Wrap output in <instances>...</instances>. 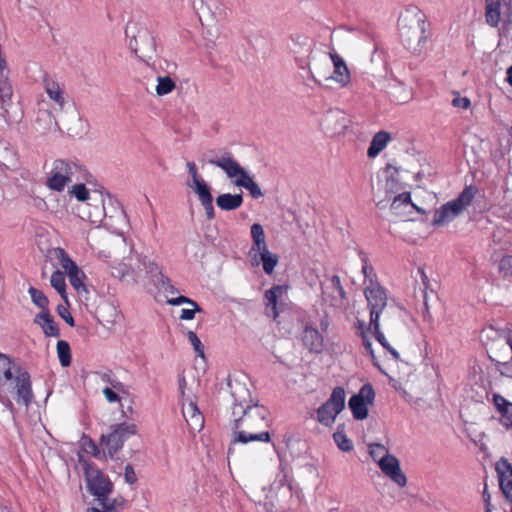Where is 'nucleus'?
<instances>
[{"label": "nucleus", "mask_w": 512, "mask_h": 512, "mask_svg": "<svg viewBox=\"0 0 512 512\" xmlns=\"http://www.w3.org/2000/svg\"><path fill=\"white\" fill-rule=\"evenodd\" d=\"M45 91L48 94L49 98L52 99L56 104L59 105L60 109L63 108L65 104V99L63 96V90L60 85L48 78L44 79Z\"/></svg>", "instance_id": "72a5a7b5"}, {"label": "nucleus", "mask_w": 512, "mask_h": 512, "mask_svg": "<svg viewBox=\"0 0 512 512\" xmlns=\"http://www.w3.org/2000/svg\"><path fill=\"white\" fill-rule=\"evenodd\" d=\"M201 204L205 210L207 218L209 220L214 219L215 212H214V207H213V198H211L209 200H205L204 202H201Z\"/></svg>", "instance_id": "69168bd1"}, {"label": "nucleus", "mask_w": 512, "mask_h": 512, "mask_svg": "<svg viewBox=\"0 0 512 512\" xmlns=\"http://www.w3.org/2000/svg\"><path fill=\"white\" fill-rule=\"evenodd\" d=\"M18 367L8 355L0 352V385L11 381L15 376V369Z\"/></svg>", "instance_id": "c85d7f7f"}, {"label": "nucleus", "mask_w": 512, "mask_h": 512, "mask_svg": "<svg viewBox=\"0 0 512 512\" xmlns=\"http://www.w3.org/2000/svg\"><path fill=\"white\" fill-rule=\"evenodd\" d=\"M34 323L41 327L43 333L47 337H59L60 329L54 321L50 311H41L34 318Z\"/></svg>", "instance_id": "412c9836"}, {"label": "nucleus", "mask_w": 512, "mask_h": 512, "mask_svg": "<svg viewBox=\"0 0 512 512\" xmlns=\"http://www.w3.org/2000/svg\"><path fill=\"white\" fill-rule=\"evenodd\" d=\"M398 29L426 32L429 25L426 24L425 14L418 7L408 6L399 15Z\"/></svg>", "instance_id": "f8f14e48"}, {"label": "nucleus", "mask_w": 512, "mask_h": 512, "mask_svg": "<svg viewBox=\"0 0 512 512\" xmlns=\"http://www.w3.org/2000/svg\"><path fill=\"white\" fill-rule=\"evenodd\" d=\"M333 438L342 451L348 452L353 449L352 441L348 439L344 433V425H338L336 432L333 434Z\"/></svg>", "instance_id": "ea45409f"}, {"label": "nucleus", "mask_w": 512, "mask_h": 512, "mask_svg": "<svg viewBox=\"0 0 512 512\" xmlns=\"http://www.w3.org/2000/svg\"><path fill=\"white\" fill-rule=\"evenodd\" d=\"M470 104H471L470 100L467 97H459L458 96L452 100V105L454 107H458V108H462V109L469 108Z\"/></svg>", "instance_id": "774afa93"}, {"label": "nucleus", "mask_w": 512, "mask_h": 512, "mask_svg": "<svg viewBox=\"0 0 512 512\" xmlns=\"http://www.w3.org/2000/svg\"><path fill=\"white\" fill-rule=\"evenodd\" d=\"M82 166L69 160L56 159L52 163L45 185L52 191L61 192L73 177L82 172Z\"/></svg>", "instance_id": "423d86ee"}, {"label": "nucleus", "mask_w": 512, "mask_h": 512, "mask_svg": "<svg viewBox=\"0 0 512 512\" xmlns=\"http://www.w3.org/2000/svg\"><path fill=\"white\" fill-rule=\"evenodd\" d=\"M167 303L172 305V306H178V305H181V304H188V305H191L193 303H196L194 300L186 297V296H178L176 298H171V299H168L167 300Z\"/></svg>", "instance_id": "0e129e2a"}, {"label": "nucleus", "mask_w": 512, "mask_h": 512, "mask_svg": "<svg viewBox=\"0 0 512 512\" xmlns=\"http://www.w3.org/2000/svg\"><path fill=\"white\" fill-rule=\"evenodd\" d=\"M493 404L501 415V423L507 428L512 426V403L500 394H493Z\"/></svg>", "instance_id": "a878e982"}, {"label": "nucleus", "mask_w": 512, "mask_h": 512, "mask_svg": "<svg viewBox=\"0 0 512 512\" xmlns=\"http://www.w3.org/2000/svg\"><path fill=\"white\" fill-rule=\"evenodd\" d=\"M99 317L103 321H106L107 323H114L116 319L119 317V314L116 310V308L112 305H106L103 308H101L99 311Z\"/></svg>", "instance_id": "de8ad7c7"}, {"label": "nucleus", "mask_w": 512, "mask_h": 512, "mask_svg": "<svg viewBox=\"0 0 512 512\" xmlns=\"http://www.w3.org/2000/svg\"><path fill=\"white\" fill-rule=\"evenodd\" d=\"M498 273L504 279L512 278V255H504L498 261Z\"/></svg>", "instance_id": "c03bdc74"}, {"label": "nucleus", "mask_w": 512, "mask_h": 512, "mask_svg": "<svg viewBox=\"0 0 512 512\" xmlns=\"http://www.w3.org/2000/svg\"><path fill=\"white\" fill-rule=\"evenodd\" d=\"M512 18V0H485V20L491 28L506 24Z\"/></svg>", "instance_id": "9d476101"}, {"label": "nucleus", "mask_w": 512, "mask_h": 512, "mask_svg": "<svg viewBox=\"0 0 512 512\" xmlns=\"http://www.w3.org/2000/svg\"><path fill=\"white\" fill-rule=\"evenodd\" d=\"M32 302L41 309V311H49V300L46 295L34 287H30L28 290Z\"/></svg>", "instance_id": "37998d69"}, {"label": "nucleus", "mask_w": 512, "mask_h": 512, "mask_svg": "<svg viewBox=\"0 0 512 512\" xmlns=\"http://www.w3.org/2000/svg\"><path fill=\"white\" fill-rule=\"evenodd\" d=\"M329 56L334 65L331 78L340 83L341 86H346L350 81V72L345 61L335 51H330Z\"/></svg>", "instance_id": "aec40b11"}, {"label": "nucleus", "mask_w": 512, "mask_h": 512, "mask_svg": "<svg viewBox=\"0 0 512 512\" xmlns=\"http://www.w3.org/2000/svg\"><path fill=\"white\" fill-rule=\"evenodd\" d=\"M362 272L365 277V280H364L365 287L372 286V284H374V283L379 284V282L377 281V275L374 273L373 267L367 262V260H364Z\"/></svg>", "instance_id": "09e8293b"}, {"label": "nucleus", "mask_w": 512, "mask_h": 512, "mask_svg": "<svg viewBox=\"0 0 512 512\" xmlns=\"http://www.w3.org/2000/svg\"><path fill=\"white\" fill-rule=\"evenodd\" d=\"M88 491L98 501H105L113 491V483L99 468L88 461H82Z\"/></svg>", "instance_id": "0eeeda50"}, {"label": "nucleus", "mask_w": 512, "mask_h": 512, "mask_svg": "<svg viewBox=\"0 0 512 512\" xmlns=\"http://www.w3.org/2000/svg\"><path fill=\"white\" fill-rule=\"evenodd\" d=\"M399 189L398 182L394 179V177L391 175L387 178L386 184H385V191L387 194L386 198H381L380 196V190H377L374 193V200L376 202L377 207L380 209L386 208L387 202L389 201L392 194H394Z\"/></svg>", "instance_id": "c756f323"}, {"label": "nucleus", "mask_w": 512, "mask_h": 512, "mask_svg": "<svg viewBox=\"0 0 512 512\" xmlns=\"http://www.w3.org/2000/svg\"><path fill=\"white\" fill-rule=\"evenodd\" d=\"M409 206L417 209L421 213H424L422 209L418 208L415 204L411 202V195L409 192H403L393 198V201L391 203V211L395 215L400 216L403 214V212L401 211V207L407 208Z\"/></svg>", "instance_id": "7c9ffc66"}, {"label": "nucleus", "mask_w": 512, "mask_h": 512, "mask_svg": "<svg viewBox=\"0 0 512 512\" xmlns=\"http://www.w3.org/2000/svg\"><path fill=\"white\" fill-rule=\"evenodd\" d=\"M136 434L135 424L123 422L111 426V432L102 435L100 442L106 447L109 457L112 458L123 447L124 442Z\"/></svg>", "instance_id": "6e6552de"}, {"label": "nucleus", "mask_w": 512, "mask_h": 512, "mask_svg": "<svg viewBox=\"0 0 512 512\" xmlns=\"http://www.w3.org/2000/svg\"><path fill=\"white\" fill-rule=\"evenodd\" d=\"M475 193L474 186L465 187L456 199L447 202L435 211L433 224L442 226L454 220L471 204Z\"/></svg>", "instance_id": "39448f33"}, {"label": "nucleus", "mask_w": 512, "mask_h": 512, "mask_svg": "<svg viewBox=\"0 0 512 512\" xmlns=\"http://www.w3.org/2000/svg\"><path fill=\"white\" fill-rule=\"evenodd\" d=\"M86 451L90 452L96 458H106V454L100 452L98 446L92 439L88 440Z\"/></svg>", "instance_id": "052dcab7"}, {"label": "nucleus", "mask_w": 512, "mask_h": 512, "mask_svg": "<svg viewBox=\"0 0 512 512\" xmlns=\"http://www.w3.org/2000/svg\"><path fill=\"white\" fill-rule=\"evenodd\" d=\"M292 41L300 47H307V49L310 48L309 38L306 34H296V37H292Z\"/></svg>", "instance_id": "338daca9"}, {"label": "nucleus", "mask_w": 512, "mask_h": 512, "mask_svg": "<svg viewBox=\"0 0 512 512\" xmlns=\"http://www.w3.org/2000/svg\"><path fill=\"white\" fill-rule=\"evenodd\" d=\"M227 385L233 398L232 414L234 417L239 411L259 406L252 398L251 381L244 373H237L227 377Z\"/></svg>", "instance_id": "7ed1b4c3"}, {"label": "nucleus", "mask_w": 512, "mask_h": 512, "mask_svg": "<svg viewBox=\"0 0 512 512\" xmlns=\"http://www.w3.org/2000/svg\"><path fill=\"white\" fill-rule=\"evenodd\" d=\"M243 203L242 194L224 193L216 198L217 206L224 211H233L238 209Z\"/></svg>", "instance_id": "bb28decb"}, {"label": "nucleus", "mask_w": 512, "mask_h": 512, "mask_svg": "<svg viewBox=\"0 0 512 512\" xmlns=\"http://www.w3.org/2000/svg\"><path fill=\"white\" fill-rule=\"evenodd\" d=\"M251 238L253 242L251 249H258L266 244V235L261 224L254 223L251 226Z\"/></svg>", "instance_id": "a19ab883"}, {"label": "nucleus", "mask_w": 512, "mask_h": 512, "mask_svg": "<svg viewBox=\"0 0 512 512\" xmlns=\"http://www.w3.org/2000/svg\"><path fill=\"white\" fill-rule=\"evenodd\" d=\"M103 502L105 504H107L106 505L107 507H111L112 509H117L119 512H121V510L123 509V505L125 503V500L122 497L114 498V499L110 500L108 498V496H107L105 501H103Z\"/></svg>", "instance_id": "bf43d9fd"}, {"label": "nucleus", "mask_w": 512, "mask_h": 512, "mask_svg": "<svg viewBox=\"0 0 512 512\" xmlns=\"http://www.w3.org/2000/svg\"><path fill=\"white\" fill-rule=\"evenodd\" d=\"M71 193L78 201L88 202L87 206H92V209L80 214L82 219H86L91 223L101 222L104 217H112L108 215L106 202L102 193L94 192L93 195L89 193L84 184H76L73 186Z\"/></svg>", "instance_id": "20e7f679"}, {"label": "nucleus", "mask_w": 512, "mask_h": 512, "mask_svg": "<svg viewBox=\"0 0 512 512\" xmlns=\"http://www.w3.org/2000/svg\"><path fill=\"white\" fill-rule=\"evenodd\" d=\"M279 262V256L274 253L264 254L261 257L252 256V265L258 266L262 263L263 270L266 274L270 275L274 272L275 267Z\"/></svg>", "instance_id": "2f4dec72"}, {"label": "nucleus", "mask_w": 512, "mask_h": 512, "mask_svg": "<svg viewBox=\"0 0 512 512\" xmlns=\"http://www.w3.org/2000/svg\"><path fill=\"white\" fill-rule=\"evenodd\" d=\"M364 295L367 301V307L370 311V323L368 330L372 331L375 339L385 348L392 357L398 361L400 359L399 353L390 346L384 333L380 330V314L387 306V293L380 284H372L364 288Z\"/></svg>", "instance_id": "f03ea898"}, {"label": "nucleus", "mask_w": 512, "mask_h": 512, "mask_svg": "<svg viewBox=\"0 0 512 512\" xmlns=\"http://www.w3.org/2000/svg\"><path fill=\"white\" fill-rule=\"evenodd\" d=\"M58 315L71 327L75 325L74 318L69 312L68 308L62 304H59L56 308Z\"/></svg>", "instance_id": "864d4df0"}, {"label": "nucleus", "mask_w": 512, "mask_h": 512, "mask_svg": "<svg viewBox=\"0 0 512 512\" xmlns=\"http://www.w3.org/2000/svg\"><path fill=\"white\" fill-rule=\"evenodd\" d=\"M71 114H72V117L70 120L62 119L63 124L67 125V129L69 131H74V128L70 126V122L72 120H77V125L80 127V130L84 131L87 128L86 121L82 120L80 115L77 113V111L73 107L71 108Z\"/></svg>", "instance_id": "3c124183"}, {"label": "nucleus", "mask_w": 512, "mask_h": 512, "mask_svg": "<svg viewBox=\"0 0 512 512\" xmlns=\"http://www.w3.org/2000/svg\"><path fill=\"white\" fill-rule=\"evenodd\" d=\"M390 139L391 135L387 131L377 132L372 138L370 146L367 150V156L369 158L376 157L386 147Z\"/></svg>", "instance_id": "cd10ccee"}, {"label": "nucleus", "mask_w": 512, "mask_h": 512, "mask_svg": "<svg viewBox=\"0 0 512 512\" xmlns=\"http://www.w3.org/2000/svg\"><path fill=\"white\" fill-rule=\"evenodd\" d=\"M138 265L143 269L147 271V273L151 274L152 277H160V281L162 284L169 283V278L165 277L162 274L161 269L159 268L158 264L154 262L153 260L144 257L143 259H138Z\"/></svg>", "instance_id": "c9c22d12"}, {"label": "nucleus", "mask_w": 512, "mask_h": 512, "mask_svg": "<svg viewBox=\"0 0 512 512\" xmlns=\"http://www.w3.org/2000/svg\"><path fill=\"white\" fill-rule=\"evenodd\" d=\"M322 298L333 307H339L346 299V292L341 285L340 277L333 275L322 283Z\"/></svg>", "instance_id": "dca6fc26"}, {"label": "nucleus", "mask_w": 512, "mask_h": 512, "mask_svg": "<svg viewBox=\"0 0 512 512\" xmlns=\"http://www.w3.org/2000/svg\"><path fill=\"white\" fill-rule=\"evenodd\" d=\"M182 414L192 431H200L203 428L204 417L192 400L182 404Z\"/></svg>", "instance_id": "6ab92c4d"}, {"label": "nucleus", "mask_w": 512, "mask_h": 512, "mask_svg": "<svg viewBox=\"0 0 512 512\" xmlns=\"http://www.w3.org/2000/svg\"><path fill=\"white\" fill-rule=\"evenodd\" d=\"M191 309H182L180 319L182 320H192L195 317L196 312H201L202 309L197 303H193L190 305Z\"/></svg>", "instance_id": "5fc2aeb1"}, {"label": "nucleus", "mask_w": 512, "mask_h": 512, "mask_svg": "<svg viewBox=\"0 0 512 512\" xmlns=\"http://www.w3.org/2000/svg\"><path fill=\"white\" fill-rule=\"evenodd\" d=\"M57 355L62 367H68L71 364V350L70 345L65 340H59L57 342Z\"/></svg>", "instance_id": "e433bc0d"}, {"label": "nucleus", "mask_w": 512, "mask_h": 512, "mask_svg": "<svg viewBox=\"0 0 512 512\" xmlns=\"http://www.w3.org/2000/svg\"><path fill=\"white\" fill-rule=\"evenodd\" d=\"M128 45L131 51L144 62L148 63L156 55V40L153 34H134Z\"/></svg>", "instance_id": "ddd939ff"}, {"label": "nucleus", "mask_w": 512, "mask_h": 512, "mask_svg": "<svg viewBox=\"0 0 512 512\" xmlns=\"http://www.w3.org/2000/svg\"><path fill=\"white\" fill-rule=\"evenodd\" d=\"M102 381L111 385V388L116 390L118 393L128 394V389L124 383L114 377L111 371L101 374Z\"/></svg>", "instance_id": "49530a36"}, {"label": "nucleus", "mask_w": 512, "mask_h": 512, "mask_svg": "<svg viewBox=\"0 0 512 512\" xmlns=\"http://www.w3.org/2000/svg\"><path fill=\"white\" fill-rule=\"evenodd\" d=\"M132 262V257L123 259L121 262L112 267V275L116 278H119L120 280H123L126 277H131L134 280L135 276H137L142 271V268L140 265L134 267Z\"/></svg>", "instance_id": "b1692460"}, {"label": "nucleus", "mask_w": 512, "mask_h": 512, "mask_svg": "<svg viewBox=\"0 0 512 512\" xmlns=\"http://www.w3.org/2000/svg\"><path fill=\"white\" fill-rule=\"evenodd\" d=\"M378 466L381 472L400 488L407 485V477L401 469L399 459L395 455L379 459Z\"/></svg>", "instance_id": "f3484780"}, {"label": "nucleus", "mask_w": 512, "mask_h": 512, "mask_svg": "<svg viewBox=\"0 0 512 512\" xmlns=\"http://www.w3.org/2000/svg\"><path fill=\"white\" fill-rule=\"evenodd\" d=\"M187 337H188V340L190 341L191 345L193 346L195 352L197 353V355L203 358L204 357V346H203L201 340L199 339V337L197 336V334L193 331H188Z\"/></svg>", "instance_id": "8fccbe9b"}, {"label": "nucleus", "mask_w": 512, "mask_h": 512, "mask_svg": "<svg viewBox=\"0 0 512 512\" xmlns=\"http://www.w3.org/2000/svg\"><path fill=\"white\" fill-rule=\"evenodd\" d=\"M496 368L502 376L512 379V363L497 361Z\"/></svg>", "instance_id": "6e6d98bb"}, {"label": "nucleus", "mask_w": 512, "mask_h": 512, "mask_svg": "<svg viewBox=\"0 0 512 512\" xmlns=\"http://www.w3.org/2000/svg\"><path fill=\"white\" fill-rule=\"evenodd\" d=\"M186 166H187L188 172L191 176V180H189L191 182V184H195V183L203 180L200 177V175L198 174V169L194 162H187Z\"/></svg>", "instance_id": "13d9d810"}, {"label": "nucleus", "mask_w": 512, "mask_h": 512, "mask_svg": "<svg viewBox=\"0 0 512 512\" xmlns=\"http://www.w3.org/2000/svg\"><path fill=\"white\" fill-rule=\"evenodd\" d=\"M157 82L158 84L155 91L158 96L167 95L171 93L176 87L175 82L169 76H159L157 78Z\"/></svg>", "instance_id": "79ce46f5"}, {"label": "nucleus", "mask_w": 512, "mask_h": 512, "mask_svg": "<svg viewBox=\"0 0 512 512\" xmlns=\"http://www.w3.org/2000/svg\"><path fill=\"white\" fill-rule=\"evenodd\" d=\"M267 410L263 406H256L238 412L234 419L231 444H247L253 441L269 442L270 434L266 419Z\"/></svg>", "instance_id": "f257e3e1"}, {"label": "nucleus", "mask_w": 512, "mask_h": 512, "mask_svg": "<svg viewBox=\"0 0 512 512\" xmlns=\"http://www.w3.org/2000/svg\"><path fill=\"white\" fill-rule=\"evenodd\" d=\"M375 392L371 384L363 385L359 392L349 399V408L356 420H363L368 417L367 404H372Z\"/></svg>", "instance_id": "9b49d317"}, {"label": "nucleus", "mask_w": 512, "mask_h": 512, "mask_svg": "<svg viewBox=\"0 0 512 512\" xmlns=\"http://www.w3.org/2000/svg\"><path fill=\"white\" fill-rule=\"evenodd\" d=\"M61 266L66 271L69 282L72 287L78 292L85 291L86 287L84 285V279L86 278L84 272L76 265V263L64 252L61 250Z\"/></svg>", "instance_id": "a211bd4d"}, {"label": "nucleus", "mask_w": 512, "mask_h": 512, "mask_svg": "<svg viewBox=\"0 0 512 512\" xmlns=\"http://www.w3.org/2000/svg\"><path fill=\"white\" fill-rule=\"evenodd\" d=\"M287 287L282 285H274L272 288L265 292V305L267 316L276 319L278 317L277 303L278 298L283 295Z\"/></svg>", "instance_id": "5701e85b"}, {"label": "nucleus", "mask_w": 512, "mask_h": 512, "mask_svg": "<svg viewBox=\"0 0 512 512\" xmlns=\"http://www.w3.org/2000/svg\"><path fill=\"white\" fill-rule=\"evenodd\" d=\"M207 162L222 169L230 179L237 177L238 172L242 168L231 152L227 150H219L218 154L215 151H210Z\"/></svg>", "instance_id": "2eb2a0df"}, {"label": "nucleus", "mask_w": 512, "mask_h": 512, "mask_svg": "<svg viewBox=\"0 0 512 512\" xmlns=\"http://www.w3.org/2000/svg\"><path fill=\"white\" fill-rule=\"evenodd\" d=\"M401 41L406 49L413 53H419L426 43L427 37L425 34H404Z\"/></svg>", "instance_id": "473e14b6"}, {"label": "nucleus", "mask_w": 512, "mask_h": 512, "mask_svg": "<svg viewBox=\"0 0 512 512\" xmlns=\"http://www.w3.org/2000/svg\"><path fill=\"white\" fill-rule=\"evenodd\" d=\"M50 283L52 287L61 295V297L67 302L66 296V283L65 275L60 270H56L52 273Z\"/></svg>", "instance_id": "58836bf2"}, {"label": "nucleus", "mask_w": 512, "mask_h": 512, "mask_svg": "<svg viewBox=\"0 0 512 512\" xmlns=\"http://www.w3.org/2000/svg\"><path fill=\"white\" fill-rule=\"evenodd\" d=\"M392 97L398 104L407 103L413 98L412 88L399 82L392 88Z\"/></svg>", "instance_id": "f704fd0d"}, {"label": "nucleus", "mask_w": 512, "mask_h": 512, "mask_svg": "<svg viewBox=\"0 0 512 512\" xmlns=\"http://www.w3.org/2000/svg\"><path fill=\"white\" fill-rule=\"evenodd\" d=\"M186 185L198 195L200 202H204L205 200L213 198L210 187L204 180H201L195 184H191L190 181H187Z\"/></svg>", "instance_id": "4c0bfd02"}, {"label": "nucleus", "mask_w": 512, "mask_h": 512, "mask_svg": "<svg viewBox=\"0 0 512 512\" xmlns=\"http://www.w3.org/2000/svg\"><path fill=\"white\" fill-rule=\"evenodd\" d=\"M124 478L128 484L132 485V484L136 483L137 476H136V473H135L132 465L127 464L125 466Z\"/></svg>", "instance_id": "680f3d73"}, {"label": "nucleus", "mask_w": 512, "mask_h": 512, "mask_svg": "<svg viewBox=\"0 0 512 512\" xmlns=\"http://www.w3.org/2000/svg\"><path fill=\"white\" fill-rule=\"evenodd\" d=\"M302 341L310 352L320 353L323 350V337L316 328L306 326L303 331Z\"/></svg>", "instance_id": "393cba45"}, {"label": "nucleus", "mask_w": 512, "mask_h": 512, "mask_svg": "<svg viewBox=\"0 0 512 512\" xmlns=\"http://www.w3.org/2000/svg\"><path fill=\"white\" fill-rule=\"evenodd\" d=\"M252 181V177L243 167L238 172L237 177L234 178V184L239 187H245L247 183Z\"/></svg>", "instance_id": "603ef678"}, {"label": "nucleus", "mask_w": 512, "mask_h": 512, "mask_svg": "<svg viewBox=\"0 0 512 512\" xmlns=\"http://www.w3.org/2000/svg\"><path fill=\"white\" fill-rule=\"evenodd\" d=\"M370 457L379 465V459L391 456L388 448L381 443H370L368 445Z\"/></svg>", "instance_id": "a18cd8bd"}, {"label": "nucleus", "mask_w": 512, "mask_h": 512, "mask_svg": "<svg viewBox=\"0 0 512 512\" xmlns=\"http://www.w3.org/2000/svg\"><path fill=\"white\" fill-rule=\"evenodd\" d=\"M244 188L247 189L250 195L255 199L263 196L261 188L254 180L252 182L247 183Z\"/></svg>", "instance_id": "4d7b16f0"}, {"label": "nucleus", "mask_w": 512, "mask_h": 512, "mask_svg": "<svg viewBox=\"0 0 512 512\" xmlns=\"http://www.w3.org/2000/svg\"><path fill=\"white\" fill-rule=\"evenodd\" d=\"M34 125L35 129L41 134L59 129L58 121L52 112L47 109L38 110Z\"/></svg>", "instance_id": "4be33fe9"}, {"label": "nucleus", "mask_w": 512, "mask_h": 512, "mask_svg": "<svg viewBox=\"0 0 512 512\" xmlns=\"http://www.w3.org/2000/svg\"><path fill=\"white\" fill-rule=\"evenodd\" d=\"M345 407V390L335 387L328 400L317 409V420L324 426H331Z\"/></svg>", "instance_id": "1a4fd4ad"}, {"label": "nucleus", "mask_w": 512, "mask_h": 512, "mask_svg": "<svg viewBox=\"0 0 512 512\" xmlns=\"http://www.w3.org/2000/svg\"><path fill=\"white\" fill-rule=\"evenodd\" d=\"M14 387L15 400L18 404L25 406L26 408L30 405L33 399V392L31 386L30 374L23 370L21 367L15 369Z\"/></svg>", "instance_id": "4468645a"}, {"label": "nucleus", "mask_w": 512, "mask_h": 512, "mask_svg": "<svg viewBox=\"0 0 512 512\" xmlns=\"http://www.w3.org/2000/svg\"><path fill=\"white\" fill-rule=\"evenodd\" d=\"M103 394L109 403H114V402L120 401V397H119L117 391L110 387H105L103 389Z\"/></svg>", "instance_id": "e2e57ef3"}]
</instances>
